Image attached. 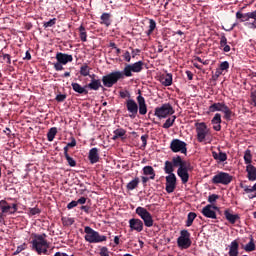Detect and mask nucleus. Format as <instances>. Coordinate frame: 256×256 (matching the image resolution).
Here are the masks:
<instances>
[{"label": "nucleus", "mask_w": 256, "mask_h": 256, "mask_svg": "<svg viewBox=\"0 0 256 256\" xmlns=\"http://www.w3.org/2000/svg\"><path fill=\"white\" fill-rule=\"evenodd\" d=\"M138 93L139 95L136 97L137 102L133 99H128L125 102L130 119H135L137 113L140 115H147V102H145V97L141 95V91Z\"/></svg>", "instance_id": "nucleus-1"}, {"label": "nucleus", "mask_w": 256, "mask_h": 256, "mask_svg": "<svg viewBox=\"0 0 256 256\" xmlns=\"http://www.w3.org/2000/svg\"><path fill=\"white\" fill-rule=\"evenodd\" d=\"M172 164L174 167H179L177 170V175L180 177L183 185L189 182V171L193 169L191 163L183 161L181 156H176L172 158Z\"/></svg>", "instance_id": "nucleus-2"}, {"label": "nucleus", "mask_w": 256, "mask_h": 256, "mask_svg": "<svg viewBox=\"0 0 256 256\" xmlns=\"http://www.w3.org/2000/svg\"><path fill=\"white\" fill-rule=\"evenodd\" d=\"M32 251H36L39 255H49V243L47 241V234H32Z\"/></svg>", "instance_id": "nucleus-3"}, {"label": "nucleus", "mask_w": 256, "mask_h": 256, "mask_svg": "<svg viewBox=\"0 0 256 256\" xmlns=\"http://www.w3.org/2000/svg\"><path fill=\"white\" fill-rule=\"evenodd\" d=\"M84 233L86 234L84 239L87 243H103V241H107V236L99 234L90 226H85Z\"/></svg>", "instance_id": "nucleus-4"}, {"label": "nucleus", "mask_w": 256, "mask_h": 256, "mask_svg": "<svg viewBox=\"0 0 256 256\" xmlns=\"http://www.w3.org/2000/svg\"><path fill=\"white\" fill-rule=\"evenodd\" d=\"M125 79L123 71H114L102 77L104 87L111 89L113 85H117L119 80Z\"/></svg>", "instance_id": "nucleus-5"}, {"label": "nucleus", "mask_w": 256, "mask_h": 256, "mask_svg": "<svg viewBox=\"0 0 256 256\" xmlns=\"http://www.w3.org/2000/svg\"><path fill=\"white\" fill-rule=\"evenodd\" d=\"M216 111H221V113H224V119H226V121H231L233 111H231L229 106L225 105V102L213 103L209 106L208 113H215Z\"/></svg>", "instance_id": "nucleus-6"}, {"label": "nucleus", "mask_w": 256, "mask_h": 256, "mask_svg": "<svg viewBox=\"0 0 256 256\" xmlns=\"http://www.w3.org/2000/svg\"><path fill=\"white\" fill-rule=\"evenodd\" d=\"M56 60L57 62L53 64L55 71H63V69H65L63 65H67V63H73V55L57 52Z\"/></svg>", "instance_id": "nucleus-7"}, {"label": "nucleus", "mask_w": 256, "mask_h": 256, "mask_svg": "<svg viewBox=\"0 0 256 256\" xmlns=\"http://www.w3.org/2000/svg\"><path fill=\"white\" fill-rule=\"evenodd\" d=\"M136 215L142 219L143 225L145 227H153L155 221L153 220V215L145 207L138 206L135 210Z\"/></svg>", "instance_id": "nucleus-8"}, {"label": "nucleus", "mask_w": 256, "mask_h": 256, "mask_svg": "<svg viewBox=\"0 0 256 256\" xmlns=\"http://www.w3.org/2000/svg\"><path fill=\"white\" fill-rule=\"evenodd\" d=\"M144 66V61H138L133 64H126L122 73L124 77H133V73H141V71H143Z\"/></svg>", "instance_id": "nucleus-9"}, {"label": "nucleus", "mask_w": 256, "mask_h": 256, "mask_svg": "<svg viewBox=\"0 0 256 256\" xmlns=\"http://www.w3.org/2000/svg\"><path fill=\"white\" fill-rule=\"evenodd\" d=\"M211 181L213 185H229L233 181V176L227 172H218Z\"/></svg>", "instance_id": "nucleus-10"}, {"label": "nucleus", "mask_w": 256, "mask_h": 256, "mask_svg": "<svg viewBox=\"0 0 256 256\" xmlns=\"http://www.w3.org/2000/svg\"><path fill=\"white\" fill-rule=\"evenodd\" d=\"M173 113H175L173 106L169 103H165L162 104V106L155 108L154 115L158 117V119H165L166 117H169V115H173Z\"/></svg>", "instance_id": "nucleus-11"}, {"label": "nucleus", "mask_w": 256, "mask_h": 256, "mask_svg": "<svg viewBox=\"0 0 256 256\" xmlns=\"http://www.w3.org/2000/svg\"><path fill=\"white\" fill-rule=\"evenodd\" d=\"M191 233L188 230L180 231V236L177 238V245L180 249H189L191 247Z\"/></svg>", "instance_id": "nucleus-12"}, {"label": "nucleus", "mask_w": 256, "mask_h": 256, "mask_svg": "<svg viewBox=\"0 0 256 256\" xmlns=\"http://www.w3.org/2000/svg\"><path fill=\"white\" fill-rule=\"evenodd\" d=\"M170 149L173 153H183L187 155V143L180 139H173L170 143Z\"/></svg>", "instance_id": "nucleus-13"}, {"label": "nucleus", "mask_w": 256, "mask_h": 256, "mask_svg": "<svg viewBox=\"0 0 256 256\" xmlns=\"http://www.w3.org/2000/svg\"><path fill=\"white\" fill-rule=\"evenodd\" d=\"M19 207L17 203H13L12 205L9 204L6 200L0 201V210L5 215H15L18 211Z\"/></svg>", "instance_id": "nucleus-14"}, {"label": "nucleus", "mask_w": 256, "mask_h": 256, "mask_svg": "<svg viewBox=\"0 0 256 256\" xmlns=\"http://www.w3.org/2000/svg\"><path fill=\"white\" fill-rule=\"evenodd\" d=\"M195 127H196L197 139L199 143H203L208 133L207 124H205V122L196 123Z\"/></svg>", "instance_id": "nucleus-15"}, {"label": "nucleus", "mask_w": 256, "mask_h": 256, "mask_svg": "<svg viewBox=\"0 0 256 256\" xmlns=\"http://www.w3.org/2000/svg\"><path fill=\"white\" fill-rule=\"evenodd\" d=\"M177 187V176L175 174H169L166 176V192L173 193Z\"/></svg>", "instance_id": "nucleus-16"}, {"label": "nucleus", "mask_w": 256, "mask_h": 256, "mask_svg": "<svg viewBox=\"0 0 256 256\" xmlns=\"http://www.w3.org/2000/svg\"><path fill=\"white\" fill-rule=\"evenodd\" d=\"M213 209L217 210L219 208L217 206L208 204L202 209L201 213L202 215H204V217H207L208 219H217V213Z\"/></svg>", "instance_id": "nucleus-17"}, {"label": "nucleus", "mask_w": 256, "mask_h": 256, "mask_svg": "<svg viewBox=\"0 0 256 256\" xmlns=\"http://www.w3.org/2000/svg\"><path fill=\"white\" fill-rule=\"evenodd\" d=\"M129 227L131 231L141 233V231H143V220L139 218H132L129 220Z\"/></svg>", "instance_id": "nucleus-18"}, {"label": "nucleus", "mask_w": 256, "mask_h": 256, "mask_svg": "<svg viewBox=\"0 0 256 256\" xmlns=\"http://www.w3.org/2000/svg\"><path fill=\"white\" fill-rule=\"evenodd\" d=\"M224 217L229 223H231V225H235L241 219V216H239V214H233L229 209H226L224 211Z\"/></svg>", "instance_id": "nucleus-19"}, {"label": "nucleus", "mask_w": 256, "mask_h": 256, "mask_svg": "<svg viewBox=\"0 0 256 256\" xmlns=\"http://www.w3.org/2000/svg\"><path fill=\"white\" fill-rule=\"evenodd\" d=\"M85 87H87V89H90L91 91H99V89H103V91H105V88L103 87V85L101 84V80L100 79H91L90 83L85 85Z\"/></svg>", "instance_id": "nucleus-20"}, {"label": "nucleus", "mask_w": 256, "mask_h": 256, "mask_svg": "<svg viewBox=\"0 0 256 256\" xmlns=\"http://www.w3.org/2000/svg\"><path fill=\"white\" fill-rule=\"evenodd\" d=\"M88 159L92 165H95V163H99V149L98 148H92L89 151Z\"/></svg>", "instance_id": "nucleus-21"}, {"label": "nucleus", "mask_w": 256, "mask_h": 256, "mask_svg": "<svg viewBox=\"0 0 256 256\" xmlns=\"http://www.w3.org/2000/svg\"><path fill=\"white\" fill-rule=\"evenodd\" d=\"M71 87L75 93H78L79 95H89V90H87V87L81 86V84L77 82H73L71 84Z\"/></svg>", "instance_id": "nucleus-22"}, {"label": "nucleus", "mask_w": 256, "mask_h": 256, "mask_svg": "<svg viewBox=\"0 0 256 256\" xmlns=\"http://www.w3.org/2000/svg\"><path fill=\"white\" fill-rule=\"evenodd\" d=\"M241 248L244 249V251H246V253H251V252L255 251L256 245H255V239L253 238V236L249 237V242L246 245L241 244Z\"/></svg>", "instance_id": "nucleus-23"}, {"label": "nucleus", "mask_w": 256, "mask_h": 256, "mask_svg": "<svg viewBox=\"0 0 256 256\" xmlns=\"http://www.w3.org/2000/svg\"><path fill=\"white\" fill-rule=\"evenodd\" d=\"M246 173L248 181H256V167L253 164L246 166Z\"/></svg>", "instance_id": "nucleus-24"}, {"label": "nucleus", "mask_w": 256, "mask_h": 256, "mask_svg": "<svg viewBox=\"0 0 256 256\" xmlns=\"http://www.w3.org/2000/svg\"><path fill=\"white\" fill-rule=\"evenodd\" d=\"M160 83H162L164 87H171V85H173V74L167 73L166 75H162L160 77Z\"/></svg>", "instance_id": "nucleus-25"}, {"label": "nucleus", "mask_w": 256, "mask_h": 256, "mask_svg": "<svg viewBox=\"0 0 256 256\" xmlns=\"http://www.w3.org/2000/svg\"><path fill=\"white\" fill-rule=\"evenodd\" d=\"M229 256H239V242L237 240H233L229 245Z\"/></svg>", "instance_id": "nucleus-26"}, {"label": "nucleus", "mask_w": 256, "mask_h": 256, "mask_svg": "<svg viewBox=\"0 0 256 256\" xmlns=\"http://www.w3.org/2000/svg\"><path fill=\"white\" fill-rule=\"evenodd\" d=\"M221 122V115L219 113H216L211 120L212 125H214V131H221Z\"/></svg>", "instance_id": "nucleus-27"}, {"label": "nucleus", "mask_w": 256, "mask_h": 256, "mask_svg": "<svg viewBox=\"0 0 256 256\" xmlns=\"http://www.w3.org/2000/svg\"><path fill=\"white\" fill-rule=\"evenodd\" d=\"M142 171L143 175L149 177L152 181L155 179V169L152 166H144Z\"/></svg>", "instance_id": "nucleus-28"}, {"label": "nucleus", "mask_w": 256, "mask_h": 256, "mask_svg": "<svg viewBox=\"0 0 256 256\" xmlns=\"http://www.w3.org/2000/svg\"><path fill=\"white\" fill-rule=\"evenodd\" d=\"M113 140L117 141V139H125V135H127V130L123 128H117L113 131Z\"/></svg>", "instance_id": "nucleus-29"}, {"label": "nucleus", "mask_w": 256, "mask_h": 256, "mask_svg": "<svg viewBox=\"0 0 256 256\" xmlns=\"http://www.w3.org/2000/svg\"><path fill=\"white\" fill-rule=\"evenodd\" d=\"M212 157L213 159H215V161H219V163H224V161H227V153L225 152H212Z\"/></svg>", "instance_id": "nucleus-30"}, {"label": "nucleus", "mask_w": 256, "mask_h": 256, "mask_svg": "<svg viewBox=\"0 0 256 256\" xmlns=\"http://www.w3.org/2000/svg\"><path fill=\"white\" fill-rule=\"evenodd\" d=\"M173 171H175V166L173 165V162L167 160L164 163V172L167 175H175V173H173Z\"/></svg>", "instance_id": "nucleus-31"}, {"label": "nucleus", "mask_w": 256, "mask_h": 256, "mask_svg": "<svg viewBox=\"0 0 256 256\" xmlns=\"http://www.w3.org/2000/svg\"><path fill=\"white\" fill-rule=\"evenodd\" d=\"M139 177H135L132 181H130L127 185H126V189L127 191H133L135 189H137V187H139Z\"/></svg>", "instance_id": "nucleus-32"}, {"label": "nucleus", "mask_w": 256, "mask_h": 256, "mask_svg": "<svg viewBox=\"0 0 256 256\" xmlns=\"http://www.w3.org/2000/svg\"><path fill=\"white\" fill-rule=\"evenodd\" d=\"M100 19H101V22H100L101 25H105L106 27L111 26V14L103 13Z\"/></svg>", "instance_id": "nucleus-33"}, {"label": "nucleus", "mask_w": 256, "mask_h": 256, "mask_svg": "<svg viewBox=\"0 0 256 256\" xmlns=\"http://www.w3.org/2000/svg\"><path fill=\"white\" fill-rule=\"evenodd\" d=\"M80 39L83 43L87 42V30L85 29V26L81 25L78 28Z\"/></svg>", "instance_id": "nucleus-34"}, {"label": "nucleus", "mask_w": 256, "mask_h": 256, "mask_svg": "<svg viewBox=\"0 0 256 256\" xmlns=\"http://www.w3.org/2000/svg\"><path fill=\"white\" fill-rule=\"evenodd\" d=\"M89 73H91V68L89 65L83 64L80 67V75H82V77H89Z\"/></svg>", "instance_id": "nucleus-35"}, {"label": "nucleus", "mask_w": 256, "mask_h": 256, "mask_svg": "<svg viewBox=\"0 0 256 256\" xmlns=\"http://www.w3.org/2000/svg\"><path fill=\"white\" fill-rule=\"evenodd\" d=\"M197 218V214L195 212H190L187 215V220H186V227H191L193 225V221Z\"/></svg>", "instance_id": "nucleus-36"}, {"label": "nucleus", "mask_w": 256, "mask_h": 256, "mask_svg": "<svg viewBox=\"0 0 256 256\" xmlns=\"http://www.w3.org/2000/svg\"><path fill=\"white\" fill-rule=\"evenodd\" d=\"M156 28H157V22H155V20H153V19H150L149 20V29L146 32V35L148 37L151 36Z\"/></svg>", "instance_id": "nucleus-37"}, {"label": "nucleus", "mask_w": 256, "mask_h": 256, "mask_svg": "<svg viewBox=\"0 0 256 256\" xmlns=\"http://www.w3.org/2000/svg\"><path fill=\"white\" fill-rule=\"evenodd\" d=\"M175 119H177V116H172L171 118H168L165 123L162 125L163 129H169L173 127L175 123Z\"/></svg>", "instance_id": "nucleus-38"}, {"label": "nucleus", "mask_w": 256, "mask_h": 256, "mask_svg": "<svg viewBox=\"0 0 256 256\" xmlns=\"http://www.w3.org/2000/svg\"><path fill=\"white\" fill-rule=\"evenodd\" d=\"M252 159H253V155H251V150L247 149L244 152V162H245V164L246 165H251Z\"/></svg>", "instance_id": "nucleus-39"}, {"label": "nucleus", "mask_w": 256, "mask_h": 256, "mask_svg": "<svg viewBox=\"0 0 256 256\" xmlns=\"http://www.w3.org/2000/svg\"><path fill=\"white\" fill-rule=\"evenodd\" d=\"M55 135H57V128L56 127L50 128L47 133L48 141H50V142L53 141V139H55Z\"/></svg>", "instance_id": "nucleus-40"}, {"label": "nucleus", "mask_w": 256, "mask_h": 256, "mask_svg": "<svg viewBox=\"0 0 256 256\" xmlns=\"http://www.w3.org/2000/svg\"><path fill=\"white\" fill-rule=\"evenodd\" d=\"M57 24V18L50 19L48 22L43 23L44 29H47L48 27H53Z\"/></svg>", "instance_id": "nucleus-41"}, {"label": "nucleus", "mask_w": 256, "mask_h": 256, "mask_svg": "<svg viewBox=\"0 0 256 256\" xmlns=\"http://www.w3.org/2000/svg\"><path fill=\"white\" fill-rule=\"evenodd\" d=\"M65 159L70 167H77V161H75V159L69 156V154L68 156H65Z\"/></svg>", "instance_id": "nucleus-42"}, {"label": "nucleus", "mask_w": 256, "mask_h": 256, "mask_svg": "<svg viewBox=\"0 0 256 256\" xmlns=\"http://www.w3.org/2000/svg\"><path fill=\"white\" fill-rule=\"evenodd\" d=\"M251 105L256 107V89H252L250 92Z\"/></svg>", "instance_id": "nucleus-43"}, {"label": "nucleus", "mask_w": 256, "mask_h": 256, "mask_svg": "<svg viewBox=\"0 0 256 256\" xmlns=\"http://www.w3.org/2000/svg\"><path fill=\"white\" fill-rule=\"evenodd\" d=\"M219 69H220L222 72H223V71L228 72V71H229V62H228V61L221 62L220 65H219Z\"/></svg>", "instance_id": "nucleus-44"}, {"label": "nucleus", "mask_w": 256, "mask_h": 256, "mask_svg": "<svg viewBox=\"0 0 256 256\" xmlns=\"http://www.w3.org/2000/svg\"><path fill=\"white\" fill-rule=\"evenodd\" d=\"M62 223H63V225H73V223H75V219L63 217Z\"/></svg>", "instance_id": "nucleus-45"}, {"label": "nucleus", "mask_w": 256, "mask_h": 256, "mask_svg": "<svg viewBox=\"0 0 256 256\" xmlns=\"http://www.w3.org/2000/svg\"><path fill=\"white\" fill-rule=\"evenodd\" d=\"M147 139H149V135L145 134L141 136V141H142L141 149H145L147 147Z\"/></svg>", "instance_id": "nucleus-46"}, {"label": "nucleus", "mask_w": 256, "mask_h": 256, "mask_svg": "<svg viewBox=\"0 0 256 256\" xmlns=\"http://www.w3.org/2000/svg\"><path fill=\"white\" fill-rule=\"evenodd\" d=\"M65 99H67V94H58L55 98V100L58 103H63V101H65Z\"/></svg>", "instance_id": "nucleus-47"}, {"label": "nucleus", "mask_w": 256, "mask_h": 256, "mask_svg": "<svg viewBox=\"0 0 256 256\" xmlns=\"http://www.w3.org/2000/svg\"><path fill=\"white\" fill-rule=\"evenodd\" d=\"M217 199H219V195L217 194H212L208 197V203H216Z\"/></svg>", "instance_id": "nucleus-48"}, {"label": "nucleus", "mask_w": 256, "mask_h": 256, "mask_svg": "<svg viewBox=\"0 0 256 256\" xmlns=\"http://www.w3.org/2000/svg\"><path fill=\"white\" fill-rule=\"evenodd\" d=\"M41 213V209L35 207V208H29V215H39Z\"/></svg>", "instance_id": "nucleus-49"}, {"label": "nucleus", "mask_w": 256, "mask_h": 256, "mask_svg": "<svg viewBox=\"0 0 256 256\" xmlns=\"http://www.w3.org/2000/svg\"><path fill=\"white\" fill-rule=\"evenodd\" d=\"M123 59L127 63H131V53L129 51H125L123 54Z\"/></svg>", "instance_id": "nucleus-50"}, {"label": "nucleus", "mask_w": 256, "mask_h": 256, "mask_svg": "<svg viewBox=\"0 0 256 256\" xmlns=\"http://www.w3.org/2000/svg\"><path fill=\"white\" fill-rule=\"evenodd\" d=\"M225 46H227V37H225V35H222L220 37V48H224Z\"/></svg>", "instance_id": "nucleus-51"}, {"label": "nucleus", "mask_w": 256, "mask_h": 256, "mask_svg": "<svg viewBox=\"0 0 256 256\" xmlns=\"http://www.w3.org/2000/svg\"><path fill=\"white\" fill-rule=\"evenodd\" d=\"M119 94H120L121 99H127V97L129 99L131 97V94L127 90L126 91H120Z\"/></svg>", "instance_id": "nucleus-52"}, {"label": "nucleus", "mask_w": 256, "mask_h": 256, "mask_svg": "<svg viewBox=\"0 0 256 256\" xmlns=\"http://www.w3.org/2000/svg\"><path fill=\"white\" fill-rule=\"evenodd\" d=\"M77 201L72 200L70 203L67 204V209L71 210L74 209V207H77Z\"/></svg>", "instance_id": "nucleus-53"}, {"label": "nucleus", "mask_w": 256, "mask_h": 256, "mask_svg": "<svg viewBox=\"0 0 256 256\" xmlns=\"http://www.w3.org/2000/svg\"><path fill=\"white\" fill-rule=\"evenodd\" d=\"M71 142H69L67 144V147H76L77 146V140L75 139V137H71Z\"/></svg>", "instance_id": "nucleus-54"}, {"label": "nucleus", "mask_w": 256, "mask_h": 256, "mask_svg": "<svg viewBox=\"0 0 256 256\" xmlns=\"http://www.w3.org/2000/svg\"><path fill=\"white\" fill-rule=\"evenodd\" d=\"M131 51H132V58L135 59V57H137V55H139V53H141V50L139 49H133V48H130Z\"/></svg>", "instance_id": "nucleus-55"}, {"label": "nucleus", "mask_w": 256, "mask_h": 256, "mask_svg": "<svg viewBox=\"0 0 256 256\" xmlns=\"http://www.w3.org/2000/svg\"><path fill=\"white\" fill-rule=\"evenodd\" d=\"M76 203H77L78 205H85V203H87V198L81 197V198H79V199L76 201Z\"/></svg>", "instance_id": "nucleus-56"}, {"label": "nucleus", "mask_w": 256, "mask_h": 256, "mask_svg": "<svg viewBox=\"0 0 256 256\" xmlns=\"http://www.w3.org/2000/svg\"><path fill=\"white\" fill-rule=\"evenodd\" d=\"M21 251H25V244L20 245V246L17 247L15 255L21 253Z\"/></svg>", "instance_id": "nucleus-57"}, {"label": "nucleus", "mask_w": 256, "mask_h": 256, "mask_svg": "<svg viewBox=\"0 0 256 256\" xmlns=\"http://www.w3.org/2000/svg\"><path fill=\"white\" fill-rule=\"evenodd\" d=\"M3 59L7 60L8 65H11V55L9 54H3Z\"/></svg>", "instance_id": "nucleus-58"}, {"label": "nucleus", "mask_w": 256, "mask_h": 256, "mask_svg": "<svg viewBox=\"0 0 256 256\" xmlns=\"http://www.w3.org/2000/svg\"><path fill=\"white\" fill-rule=\"evenodd\" d=\"M186 75L189 81H193V72L187 70Z\"/></svg>", "instance_id": "nucleus-59"}, {"label": "nucleus", "mask_w": 256, "mask_h": 256, "mask_svg": "<svg viewBox=\"0 0 256 256\" xmlns=\"http://www.w3.org/2000/svg\"><path fill=\"white\" fill-rule=\"evenodd\" d=\"M141 179H142L143 186L145 187V185H147V182H148L149 179H151V178H149V177H147V176H142Z\"/></svg>", "instance_id": "nucleus-60"}, {"label": "nucleus", "mask_w": 256, "mask_h": 256, "mask_svg": "<svg viewBox=\"0 0 256 256\" xmlns=\"http://www.w3.org/2000/svg\"><path fill=\"white\" fill-rule=\"evenodd\" d=\"M23 59L26 61H31V53L29 51H26L25 57Z\"/></svg>", "instance_id": "nucleus-61"}, {"label": "nucleus", "mask_w": 256, "mask_h": 256, "mask_svg": "<svg viewBox=\"0 0 256 256\" xmlns=\"http://www.w3.org/2000/svg\"><path fill=\"white\" fill-rule=\"evenodd\" d=\"M81 211L85 212V213H89V209H91L89 206H81L80 207Z\"/></svg>", "instance_id": "nucleus-62"}, {"label": "nucleus", "mask_w": 256, "mask_h": 256, "mask_svg": "<svg viewBox=\"0 0 256 256\" xmlns=\"http://www.w3.org/2000/svg\"><path fill=\"white\" fill-rule=\"evenodd\" d=\"M224 53H229L231 51V46L227 45L223 48Z\"/></svg>", "instance_id": "nucleus-63"}, {"label": "nucleus", "mask_w": 256, "mask_h": 256, "mask_svg": "<svg viewBox=\"0 0 256 256\" xmlns=\"http://www.w3.org/2000/svg\"><path fill=\"white\" fill-rule=\"evenodd\" d=\"M220 75H223V72L218 68L215 72V77L218 78Z\"/></svg>", "instance_id": "nucleus-64"}]
</instances>
